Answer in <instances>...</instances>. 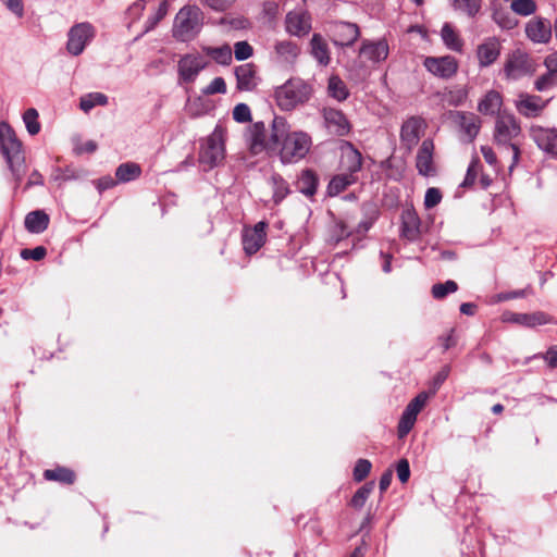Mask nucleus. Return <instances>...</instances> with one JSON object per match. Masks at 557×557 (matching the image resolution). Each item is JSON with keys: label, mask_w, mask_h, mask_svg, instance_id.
<instances>
[{"label": "nucleus", "mask_w": 557, "mask_h": 557, "mask_svg": "<svg viewBox=\"0 0 557 557\" xmlns=\"http://www.w3.org/2000/svg\"><path fill=\"white\" fill-rule=\"evenodd\" d=\"M506 320L527 327H535L548 323H554V318L544 311H534L531 313H508Z\"/></svg>", "instance_id": "5701e85b"}, {"label": "nucleus", "mask_w": 557, "mask_h": 557, "mask_svg": "<svg viewBox=\"0 0 557 557\" xmlns=\"http://www.w3.org/2000/svg\"><path fill=\"white\" fill-rule=\"evenodd\" d=\"M42 475L47 481H55L65 485H72L76 481V473L72 469L62 466L47 469Z\"/></svg>", "instance_id": "c756f323"}, {"label": "nucleus", "mask_w": 557, "mask_h": 557, "mask_svg": "<svg viewBox=\"0 0 557 557\" xmlns=\"http://www.w3.org/2000/svg\"><path fill=\"white\" fill-rule=\"evenodd\" d=\"M0 153L12 174L27 171L25 150L15 131L8 122H0Z\"/></svg>", "instance_id": "7ed1b4c3"}, {"label": "nucleus", "mask_w": 557, "mask_h": 557, "mask_svg": "<svg viewBox=\"0 0 557 557\" xmlns=\"http://www.w3.org/2000/svg\"><path fill=\"white\" fill-rule=\"evenodd\" d=\"M530 136L537 147L552 156H557V129L545 128L533 125L530 128Z\"/></svg>", "instance_id": "2eb2a0df"}, {"label": "nucleus", "mask_w": 557, "mask_h": 557, "mask_svg": "<svg viewBox=\"0 0 557 557\" xmlns=\"http://www.w3.org/2000/svg\"><path fill=\"white\" fill-rule=\"evenodd\" d=\"M504 71L508 78L519 79L534 72V63L527 52L517 49L508 55Z\"/></svg>", "instance_id": "6e6552de"}, {"label": "nucleus", "mask_w": 557, "mask_h": 557, "mask_svg": "<svg viewBox=\"0 0 557 557\" xmlns=\"http://www.w3.org/2000/svg\"><path fill=\"white\" fill-rule=\"evenodd\" d=\"M38 116V111L34 108H29L23 113V121L30 135H37L40 132Z\"/></svg>", "instance_id": "c03bdc74"}, {"label": "nucleus", "mask_w": 557, "mask_h": 557, "mask_svg": "<svg viewBox=\"0 0 557 557\" xmlns=\"http://www.w3.org/2000/svg\"><path fill=\"white\" fill-rule=\"evenodd\" d=\"M327 95L339 101H345L350 92L346 83L338 75H331L327 81Z\"/></svg>", "instance_id": "7c9ffc66"}, {"label": "nucleus", "mask_w": 557, "mask_h": 557, "mask_svg": "<svg viewBox=\"0 0 557 557\" xmlns=\"http://www.w3.org/2000/svg\"><path fill=\"white\" fill-rule=\"evenodd\" d=\"M429 398L428 393L422 392L419 395H417L406 407L404 410L405 413L408 416L417 418L419 412L423 409V407L426 404V400Z\"/></svg>", "instance_id": "49530a36"}, {"label": "nucleus", "mask_w": 557, "mask_h": 557, "mask_svg": "<svg viewBox=\"0 0 557 557\" xmlns=\"http://www.w3.org/2000/svg\"><path fill=\"white\" fill-rule=\"evenodd\" d=\"M403 220V236L408 240H416L420 236V219L413 211H406L401 215Z\"/></svg>", "instance_id": "bb28decb"}, {"label": "nucleus", "mask_w": 557, "mask_h": 557, "mask_svg": "<svg viewBox=\"0 0 557 557\" xmlns=\"http://www.w3.org/2000/svg\"><path fill=\"white\" fill-rule=\"evenodd\" d=\"M311 54L320 65L327 66L330 64V50L326 41L320 34H313L311 40Z\"/></svg>", "instance_id": "c85d7f7f"}, {"label": "nucleus", "mask_w": 557, "mask_h": 557, "mask_svg": "<svg viewBox=\"0 0 557 557\" xmlns=\"http://www.w3.org/2000/svg\"><path fill=\"white\" fill-rule=\"evenodd\" d=\"M525 36L534 44H548L553 35V24L546 17L535 16L525 24Z\"/></svg>", "instance_id": "9b49d317"}, {"label": "nucleus", "mask_w": 557, "mask_h": 557, "mask_svg": "<svg viewBox=\"0 0 557 557\" xmlns=\"http://www.w3.org/2000/svg\"><path fill=\"white\" fill-rule=\"evenodd\" d=\"M108 104V97L102 92H90L83 96L79 100V108L84 112H89L96 106Z\"/></svg>", "instance_id": "f704fd0d"}, {"label": "nucleus", "mask_w": 557, "mask_h": 557, "mask_svg": "<svg viewBox=\"0 0 557 557\" xmlns=\"http://www.w3.org/2000/svg\"><path fill=\"white\" fill-rule=\"evenodd\" d=\"M277 55L285 62H290L299 54L298 46L288 40L280 41L275 45Z\"/></svg>", "instance_id": "72a5a7b5"}, {"label": "nucleus", "mask_w": 557, "mask_h": 557, "mask_svg": "<svg viewBox=\"0 0 557 557\" xmlns=\"http://www.w3.org/2000/svg\"><path fill=\"white\" fill-rule=\"evenodd\" d=\"M251 149L261 151L263 149L272 151L270 146V135L267 134V128L263 122L253 123L250 132Z\"/></svg>", "instance_id": "393cba45"}, {"label": "nucleus", "mask_w": 557, "mask_h": 557, "mask_svg": "<svg viewBox=\"0 0 557 557\" xmlns=\"http://www.w3.org/2000/svg\"><path fill=\"white\" fill-rule=\"evenodd\" d=\"M510 9L518 15L529 16L536 12V2L534 0H513Z\"/></svg>", "instance_id": "79ce46f5"}, {"label": "nucleus", "mask_w": 557, "mask_h": 557, "mask_svg": "<svg viewBox=\"0 0 557 557\" xmlns=\"http://www.w3.org/2000/svg\"><path fill=\"white\" fill-rule=\"evenodd\" d=\"M425 69L433 75L448 79L453 77L458 70V63L454 57H428L424 60Z\"/></svg>", "instance_id": "4468645a"}, {"label": "nucleus", "mask_w": 557, "mask_h": 557, "mask_svg": "<svg viewBox=\"0 0 557 557\" xmlns=\"http://www.w3.org/2000/svg\"><path fill=\"white\" fill-rule=\"evenodd\" d=\"M166 13H168V2L162 1L159 4L157 12L154 14L150 15L148 17V20L146 21L145 32L147 33V32L152 30L159 24V22L164 18Z\"/></svg>", "instance_id": "8fccbe9b"}, {"label": "nucleus", "mask_w": 557, "mask_h": 557, "mask_svg": "<svg viewBox=\"0 0 557 557\" xmlns=\"http://www.w3.org/2000/svg\"><path fill=\"white\" fill-rule=\"evenodd\" d=\"M207 54L210 55L216 63L221 65H228L233 59L232 48L228 45L208 48Z\"/></svg>", "instance_id": "e433bc0d"}, {"label": "nucleus", "mask_w": 557, "mask_h": 557, "mask_svg": "<svg viewBox=\"0 0 557 557\" xmlns=\"http://www.w3.org/2000/svg\"><path fill=\"white\" fill-rule=\"evenodd\" d=\"M360 36V29L357 24L349 22H338L333 28L332 41L335 46L350 47Z\"/></svg>", "instance_id": "dca6fc26"}, {"label": "nucleus", "mask_w": 557, "mask_h": 557, "mask_svg": "<svg viewBox=\"0 0 557 557\" xmlns=\"http://www.w3.org/2000/svg\"><path fill=\"white\" fill-rule=\"evenodd\" d=\"M442 200V194L440 189L431 187L426 190L424 197V206L428 209L436 207Z\"/></svg>", "instance_id": "052dcab7"}, {"label": "nucleus", "mask_w": 557, "mask_h": 557, "mask_svg": "<svg viewBox=\"0 0 557 557\" xmlns=\"http://www.w3.org/2000/svg\"><path fill=\"white\" fill-rule=\"evenodd\" d=\"M441 36H442L443 42L445 44V46L448 49L456 51V52H461L462 47H463V41L450 24L445 23L443 25L442 30H441Z\"/></svg>", "instance_id": "2f4dec72"}, {"label": "nucleus", "mask_w": 557, "mask_h": 557, "mask_svg": "<svg viewBox=\"0 0 557 557\" xmlns=\"http://www.w3.org/2000/svg\"><path fill=\"white\" fill-rule=\"evenodd\" d=\"M458 289V285L455 281L448 280L445 283H437L432 286V296L435 299H443L449 293H455Z\"/></svg>", "instance_id": "a18cd8bd"}, {"label": "nucleus", "mask_w": 557, "mask_h": 557, "mask_svg": "<svg viewBox=\"0 0 557 557\" xmlns=\"http://www.w3.org/2000/svg\"><path fill=\"white\" fill-rule=\"evenodd\" d=\"M205 66L206 62L200 54L188 53L183 55L177 63L180 81L193 83Z\"/></svg>", "instance_id": "ddd939ff"}, {"label": "nucleus", "mask_w": 557, "mask_h": 557, "mask_svg": "<svg viewBox=\"0 0 557 557\" xmlns=\"http://www.w3.org/2000/svg\"><path fill=\"white\" fill-rule=\"evenodd\" d=\"M374 488V482L370 481L363 484L361 487L357 490L354 496L350 499L349 505L356 509H360L364 506L367 499Z\"/></svg>", "instance_id": "4c0bfd02"}, {"label": "nucleus", "mask_w": 557, "mask_h": 557, "mask_svg": "<svg viewBox=\"0 0 557 557\" xmlns=\"http://www.w3.org/2000/svg\"><path fill=\"white\" fill-rule=\"evenodd\" d=\"M253 48L248 41H237L234 45V55L237 61H244L252 57Z\"/></svg>", "instance_id": "603ef678"}, {"label": "nucleus", "mask_w": 557, "mask_h": 557, "mask_svg": "<svg viewBox=\"0 0 557 557\" xmlns=\"http://www.w3.org/2000/svg\"><path fill=\"white\" fill-rule=\"evenodd\" d=\"M225 129L216 125L213 132L207 137L199 151V163L202 171L208 172L218 166L225 158Z\"/></svg>", "instance_id": "423d86ee"}, {"label": "nucleus", "mask_w": 557, "mask_h": 557, "mask_svg": "<svg viewBox=\"0 0 557 557\" xmlns=\"http://www.w3.org/2000/svg\"><path fill=\"white\" fill-rule=\"evenodd\" d=\"M311 137L304 132L289 133L285 117L274 116L271 124L270 146L278 151L284 164L297 163L304 159L311 148Z\"/></svg>", "instance_id": "f257e3e1"}, {"label": "nucleus", "mask_w": 557, "mask_h": 557, "mask_svg": "<svg viewBox=\"0 0 557 557\" xmlns=\"http://www.w3.org/2000/svg\"><path fill=\"white\" fill-rule=\"evenodd\" d=\"M312 89L309 84L300 78H290L284 85L275 89L277 106L285 111L295 109L310 99Z\"/></svg>", "instance_id": "39448f33"}, {"label": "nucleus", "mask_w": 557, "mask_h": 557, "mask_svg": "<svg viewBox=\"0 0 557 557\" xmlns=\"http://www.w3.org/2000/svg\"><path fill=\"white\" fill-rule=\"evenodd\" d=\"M233 119L238 123H247L251 120L250 108L246 103H238L233 110Z\"/></svg>", "instance_id": "864d4df0"}, {"label": "nucleus", "mask_w": 557, "mask_h": 557, "mask_svg": "<svg viewBox=\"0 0 557 557\" xmlns=\"http://www.w3.org/2000/svg\"><path fill=\"white\" fill-rule=\"evenodd\" d=\"M9 11L15 14L17 17L24 15V3L23 0H0Z\"/></svg>", "instance_id": "0e129e2a"}, {"label": "nucleus", "mask_w": 557, "mask_h": 557, "mask_svg": "<svg viewBox=\"0 0 557 557\" xmlns=\"http://www.w3.org/2000/svg\"><path fill=\"white\" fill-rule=\"evenodd\" d=\"M296 188L305 196L313 197L318 188V176H299Z\"/></svg>", "instance_id": "58836bf2"}, {"label": "nucleus", "mask_w": 557, "mask_h": 557, "mask_svg": "<svg viewBox=\"0 0 557 557\" xmlns=\"http://www.w3.org/2000/svg\"><path fill=\"white\" fill-rule=\"evenodd\" d=\"M543 358L547 362L549 368H557V346L550 347L543 356Z\"/></svg>", "instance_id": "338daca9"}, {"label": "nucleus", "mask_w": 557, "mask_h": 557, "mask_svg": "<svg viewBox=\"0 0 557 557\" xmlns=\"http://www.w3.org/2000/svg\"><path fill=\"white\" fill-rule=\"evenodd\" d=\"M133 177L134 176H117V180H114L112 176H102L96 180L94 183L99 193H102L109 188L114 187L119 183H126L131 181Z\"/></svg>", "instance_id": "de8ad7c7"}, {"label": "nucleus", "mask_w": 557, "mask_h": 557, "mask_svg": "<svg viewBox=\"0 0 557 557\" xmlns=\"http://www.w3.org/2000/svg\"><path fill=\"white\" fill-rule=\"evenodd\" d=\"M393 479V471L391 469L386 470L380 478L379 487L381 493L386 492V490L389 487L391 482Z\"/></svg>", "instance_id": "774afa93"}, {"label": "nucleus", "mask_w": 557, "mask_h": 557, "mask_svg": "<svg viewBox=\"0 0 557 557\" xmlns=\"http://www.w3.org/2000/svg\"><path fill=\"white\" fill-rule=\"evenodd\" d=\"M47 255V249L44 246H38L33 249H23L21 251V257L25 260L33 259L36 261L42 260Z\"/></svg>", "instance_id": "bf43d9fd"}, {"label": "nucleus", "mask_w": 557, "mask_h": 557, "mask_svg": "<svg viewBox=\"0 0 557 557\" xmlns=\"http://www.w3.org/2000/svg\"><path fill=\"white\" fill-rule=\"evenodd\" d=\"M235 76L238 90L250 91L256 86V69L252 63H246L235 69Z\"/></svg>", "instance_id": "b1692460"}, {"label": "nucleus", "mask_w": 557, "mask_h": 557, "mask_svg": "<svg viewBox=\"0 0 557 557\" xmlns=\"http://www.w3.org/2000/svg\"><path fill=\"white\" fill-rule=\"evenodd\" d=\"M226 83L223 77H215L202 89L203 95L225 94Z\"/></svg>", "instance_id": "5fc2aeb1"}, {"label": "nucleus", "mask_w": 557, "mask_h": 557, "mask_svg": "<svg viewBox=\"0 0 557 557\" xmlns=\"http://www.w3.org/2000/svg\"><path fill=\"white\" fill-rule=\"evenodd\" d=\"M482 0H453L454 8L474 17L481 10Z\"/></svg>", "instance_id": "a19ab883"}, {"label": "nucleus", "mask_w": 557, "mask_h": 557, "mask_svg": "<svg viewBox=\"0 0 557 557\" xmlns=\"http://www.w3.org/2000/svg\"><path fill=\"white\" fill-rule=\"evenodd\" d=\"M114 174H141V168L136 162L121 163Z\"/></svg>", "instance_id": "e2e57ef3"}, {"label": "nucleus", "mask_w": 557, "mask_h": 557, "mask_svg": "<svg viewBox=\"0 0 557 557\" xmlns=\"http://www.w3.org/2000/svg\"><path fill=\"white\" fill-rule=\"evenodd\" d=\"M339 164L345 174H356L361 170L362 156L349 141L342 147Z\"/></svg>", "instance_id": "4be33fe9"}, {"label": "nucleus", "mask_w": 557, "mask_h": 557, "mask_svg": "<svg viewBox=\"0 0 557 557\" xmlns=\"http://www.w3.org/2000/svg\"><path fill=\"white\" fill-rule=\"evenodd\" d=\"M356 176H332L327 186V194L331 197L337 196L344 191L349 185L356 182Z\"/></svg>", "instance_id": "c9c22d12"}, {"label": "nucleus", "mask_w": 557, "mask_h": 557, "mask_svg": "<svg viewBox=\"0 0 557 557\" xmlns=\"http://www.w3.org/2000/svg\"><path fill=\"white\" fill-rule=\"evenodd\" d=\"M49 215L41 210L29 212L25 218V227L29 233L40 234L48 228Z\"/></svg>", "instance_id": "cd10ccee"}, {"label": "nucleus", "mask_w": 557, "mask_h": 557, "mask_svg": "<svg viewBox=\"0 0 557 557\" xmlns=\"http://www.w3.org/2000/svg\"><path fill=\"white\" fill-rule=\"evenodd\" d=\"M502 45L498 38L488 37L476 48V58L480 67L492 65L500 55Z\"/></svg>", "instance_id": "6ab92c4d"}, {"label": "nucleus", "mask_w": 557, "mask_h": 557, "mask_svg": "<svg viewBox=\"0 0 557 557\" xmlns=\"http://www.w3.org/2000/svg\"><path fill=\"white\" fill-rule=\"evenodd\" d=\"M321 115L325 127L331 134L344 137L351 132V124L342 110L333 107H323Z\"/></svg>", "instance_id": "1a4fd4ad"}, {"label": "nucleus", "mask_w": 557, "mask_h": 557, "mask_svg": "<svg viewBox=\"0 0 557 557\" xmlns=\"http://www.w3.org/2000/svg\"><path fill=\"white\" fill-rule=\"evenodd\" d=\"M503 104V98L500 94L496 90H490L485 94V96L481 99L478 104V110L480 113L484 115H495L499 114L500 107Z\"/></svg>", "instance_id": "a878e982"}, {"label": "nucleus", "mask_w": 557, "mask_h": 557, "mask_svg": "<svg viewBox=\"0 0 557 557\" xmlns=\"http://www.w3.org/2000/svg\"><path fill=\"white\" fill-rule=\"evenodd\" d=\"M203 12L197 5H185L176 14L173 24V37L182 42L193 40L201 30Z\"/></svg>", "instance_id": "20e7f679"}, {"label": "nucleus", "mask_w": 557, "mask_h": 557, "mask_svg": "<svg viewBox=\"0 0 557 557\" xmlns=\"http://www.w3.org/2000/svg\"><path fill=\"white\" fill-rule=\"evenodd\" d=\"M398 480L401 483H407L410 478V467L407 459H400L396 467Z\"/></svg>", "instance_id": "680f3d73"}, {"label": "nucleus", "mask_w": 557, "mask_h": 557, "mask_svg": "<svg viewBox=\"0 0 557 557\" xmlns=\"http://www.w3.org/2000/svg\"><path fill=\"white\" fill-rule=\"evenodd\" d=\"M417 418L408 416L407 413L403 412L401 418L398 423V436L401 438L406 436L411 429L413 428L416 423Z\"/></svg>", "instance_id": "6e6d98bb"}, {"label": "nucleus", "mask_w": 557, "mask_h": 557, "mask_svg": "<svg viewBox=\"0 0 557 557\" xmlns=\"http://www.w3.org/2000/svg\"><path fill=\"white\" fill-rule=\"evenodd\" d=\"M467 98V92L463 89L450 90L444 96V100L454 107L460 106Z\"/></svg>", "instance_id": "13d9d810"}, {"label": "nucleus", "mask_w": 557, "mask_h": 557, "mask_svg": "<svg viewBox=\"0 0 557 557\" xmlns=\"http://www.w3.org/2000/svg\"><path fill=\"white\" fill-rule=\"evenodd\" d=\"M449 373L447 368H443L434 377L432 385V394H435L440 386L445 382Z\"/></svg>", "instance_id": "69168bd1"}, {"label": "nucleus", "mask_w": 557, "mask_h": 557, "mask_svg": "<svg viewBox=\"0 0 557 557\" xmlns=\"http://www.w3.org/2000/svg\"><path fill=\"white\" fill-rule=\"evenodd\" d=\"M515 104L517 111L525 117L539 116L546 107V102L540 96L529 94L519 95Z\"/></svg>", "instance_id": "aec40b11"}, {"label": "nucleus", "mask_w": 557, "mask_h": 557, "mask_svg": "<svg viewBox=\"0 0 557 557\" xmlns=\"http://www.w3.org/2000/svg\"><path fill=\"white\" fill-rule=\"evenodd\" d=\"M389 48L385 39L369 40L364 39L359 49L361 57L373 63L385 61L388 57Z\"/></svg>", "instance_id": "a211bd4d"}, {"label": "nucleus", "mask_w": 557, "mask_h": 557, "mask_svg": "<svg viewBox=\"0 0 557 557\" xmlns=\"http://www.w3.org/2000/svg\"><path fill=\"white\" fill-rule=\"evenodd\" d=\"M96 35L95 27L88 23H77L67 33L66 50L72 55H79Z\"/></svg>", "instance_id": "0eeeda50"}, {"label": "nucleus", "mask_w": 557, "mask_h": 557, "mask_svg": "<svg viewBox=\"0 0 557 557\" xmlns=\"http://www.w3.org/2000/svg\"><path fill=\"white\" fill-rule=\"evenodd\" d=\"M456 121L466 141L471 143L479 134L481 119L471 112L457 111Z\"/></svg>", "instance_id": "412c9836"}, {"label": "nucleus", "mask_w": 557, "mask_h": 557, "mask_svg": "<svg viewBox=\"0 0 557 557\" xmlns=\"http://www.w3.org/2000/svg\"><path fill=\"white\" fill-rule=\"evenodd\" d=\"M371 468L372 465L368 459H359L352 471L354 480L356 482L363 481L369 475Z\"/></svg>", "instance_id": "3c124183"}, {"label": "nucleus", "mask_w": 557, "mask_h": 557, "mask_svg": "<svg viewBox=\"0 0 557 557\" xmlns=\"http://www.w3.org/2000/svg\"><path fill=\"white\" fill-rule=\"evenodd\" d=\"M492 17L496 24H498L502 28L511 29L516 22L510 16V13L506 10L498 9L496 3H493V14Z\"/></svg>", "instance_id": "37998d69"}, {"label": "nucleus", "mask_w": 557, "mask_h": 557, "mask_svg": "<svg viewBox=\"0 0 557 557\" xmlns=\"http://www.w3.org/2000/svg\"><path fill=\"white\" fill-rule=\"evenodd\" d=\"M494 141L512 153V162L509 166V171L513 170V166L519 161L520 156V143L519 137L521 136V126L517 117L507 112H502L496 116L494 126Z\"/></svg>", "instance_id": "f03ea898"}, {"label": "nucleus", "mask_w": 557, "mask_h": 557, "mask_svg": "<svg viewBox=\"0 0 557 557\" xmlns=\"http://www.w3.org/2000/svg\"><path fill=\"white\" fill-rule=\"evenodd\" d=\"M425 128L426 122L423 117L418 115L408 117L400 127L401 146L411 150L419 143Z\"/></svg>", "instance_id": "9d476101"}, {"label": "nucleus", "mask_w": 557, "mask_h": 557, "mask_svg": "<svg viewBox=\"0 0 557 557\" xmlns=\"http://www.w3.org/2000/svg\"><path fill=\"white\" fill-rule=\"evenodd\" d=\"M268 223L258 222L253 227H245L243 231V247L247 255L256 253L265 243Z\"/></svg>", "instance_id": "f8f14e48"}, {"label": "nucleus", "mask_w": 557, "mask_h": 557, "mask_svg": "<svg viewBox=\"0 0 557 557\" xmlns=\"http://www.w3.org/2000/svg\"><path fill=\"white\" fill-rule=\"evenodd\" d=\"M236 0H200V2L216 12L227 11Z\"/></svg>", "instance_id": "4d7b16f0"}, {"label": "nucleus", "mask_w": 557, "mask_h": 557, "mask_svg": "<svg viewBox=\"0 0 557 557\" xmlns=\"http://www.w3.org/2000/svg\"><path fill=\"white\" fill-rule=\"evenodd\" d=\"M557 85V74L547 70V73L541 75L534 83L537 91L547 90Z\"/></svg>", "instance_id": "09e8293b"}, {"label": "nucleus", "mask_w": 557, "mask_h": 557, "mask_svg": "<svg viewBox=\"0 0 557 557\" xmlns=\"http://www.w3.org/2000/svg\"><path fill=\"white\" fill-rule=\"evenodd\" d=\"M416 168L418 174H431L436 172L434 162V143L426 138L422 141L416 156Z\"/></svg>", "instance_id": "f3484780"}, {"label": "nucleus", "mask_w": 557, "mask_h": 557, "mask_svg": "<svg viewBox=\"0 0 557 557\" xmlns=\"http://www.w3.org/2000/svg\"><path fill=\"white\" fill-rule=\"evenodd\" d=\"M270 184L273 188V200L277 205L280 203L289 193L287 183L282 176H271Z\"/></svg>", "instance_id": "ea45409f"}, {"label": "nucleus", "mask_w": 557, "mask_h": 557, "mask_svg": "<svg viewBox=\"0 0 557 557\" xmlns=\"http://www.w3.org/2000/svg\"><path fill=\"white\" fill-rule=\"evenodd\" d=\"M286 28L292 35L299 36L308 33L310 25L304 15L298 13H288L286 16Z\"/></svg>", "instance_id": "473e14b6"}]
</instances>
